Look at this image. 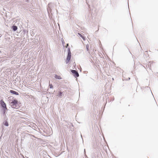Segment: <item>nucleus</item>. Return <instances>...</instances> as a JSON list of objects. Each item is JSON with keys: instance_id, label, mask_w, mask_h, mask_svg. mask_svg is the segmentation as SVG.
<instances>
[{"instance_id": "nucleus-1", "label": "nucleus", "mask_w": 158, "mask_h": 158, "mask_svg": "<svg viewBox=\"0 0 158 158\" xmlns=\"http://www.w3.org/2000/svg\"><path fill=\"white\" fill-rule=\"evenodd\" d=\"M0 105L2 108V112L3 114L4 115L5 114L6 111L8 110V109L6 107V104L3 100H0Z\"/></svg>"}, {"instance_id": "nucleus-2", "label": "nucleus", "mask_w": 158, "mask_h": 158, "mask_svg": "<svg viewBox=\"0 0 158 158\" xmlns=\"http://www.w3.org/2000/svg\"><path fill=\"white\" fill-rule=\"evenodd\" d=\"M68 55L66 58V63H67L69 62L71 59V52L70 50V48H68Z\"/></svg>"}, {"instance_id": "nucleus-3", "label": "nucleus", "mask_w": 158, "mask_h": 158, "mask_svg": "<svg viewBox=\"0 0 158 158\" xmlns=\"http://www.w3.org/2000/svg\"><path fill=\"white\" fill-rule=\"evenodd\" d=\"M71 72L75 77H77L79 76V73L77 71L74 70H71Z\"/></svg>"}, {"instance_id": "nucleus-4", "label": "nucleus", "mask_w": 158, "mask_h": 158, "mask_svg": "<svg viewBox=\"0 0 158 158\" xmlns=\"http://www.w3.org/2000/svg\"><path fill=\"white\" fill-rule=\"evenodd\" d=\"M68 125H69L70 130L72 131H74V129L73 127V124L70 123H68Z\"/></svg>"}, {"instance_id": "nucleus-5", "label": "nucleus", "mask_w": 158, "mask_h": 158, "mask_svg": "<svg viewBox=\"0 0 158 158\" xmlns=\"http://www.w3.org/2000/svg\"><path fill=\"white\" fill-rule=\"evenodd\" d=\"M17 102L18 101L14 99L12 101L10 104L12 105V106H14L17 105Z\"/></svg>"}, {"instance_id": "nucleus-6", "label": "nucleus", "mask_w": 158, "mask_h": 158, "mask_svg": "<svg viewBox=\"0 0 158 158\" xmlns=\"http://www.w3.org/2000/svg\"><path fill=\"white\" fill-rule=\"evenodd\" d=\"M10 93L16 95H18L19 94L17 92L13 90H10Z\"/></svg>"}, {"instance_id": "nucleus-7", "label": "nucleus", "mask_w": 158, "mask_h": 158, "mask_svg": "<svg viewBox=\"0 0 158 158\" xmlns=\"http://www.w3.org/2000/svg\"><path fill=\"white\" fill-rule=\"evenodd\" d=\"M63 93L61 91L59 92L58 94L57 95V96L60 98L63 97V95L62 94Z\"/></svg>"}, {"instance_id": "nucleus-8", "label": "nucleus", "mask_w": 158, "mask_h": 158, "mask_svg": "<svg viewBox=\"0 0 158 158\" xmlns=\"http://www.w3.org/2000/svg\"><path fill=\"white\" fill-rule=\"evenodd\" d=\"M12 28L14 31H15L17 30L18 27L17 26L14 25L12 26Z\"/></svg>"}, {"instance_id": "nucleus-9", "label": "nucleus", "mask_w": 158, "mask_h": 158, "mask_svg": "<svg viewBox=\"0 0 158 158\" xmlns=\"http://www.w3.org/2000/svg\"><path fill=\"white\" fill-rule=\"evenodd\" d=\"M55 78L58 79H61V77L60 76H58L57 75H55Z\"/></svg>"}, {"instance_id": "nucleus-10", "label": "nucleus", "mask_w": 158, "mask_h": 158, "mask_svg": "<svg viewBox=\"0 0 158 158\" xmlns=\"http://www.w3.org/2000/svg\"><path fill=\"white\" fill-rule=\"evenodd\" d=\"M4 124V125H5L6 126H8L9 125L8 123V122L6 121L4 123H3Z\"/></svg>"}, {"instance_id": "nucleus-11", "label": "nucleus", "mask_w": 158, "mask_h": 158, "mask_svg": "<svg viewBox=\"0 0 158 158\" xmlns=\"http://www.w3.org/2000/svg\"><path fill=\"white\" fill-rule=\"evenodd\" d=\"M11 107H12V108H13L16 109H17V105L14 106H12V105H11Z\"/></svg>"}, {"instance_id": "nucleus-12", "label": "nucleus", "mask_w": 158, "mask_h": 158, "mask_svg": "<svg viewBox=\"0 0 158 158\" xmlns=\"http://www.w3.org/2000/svg\"><path fill=\"white\" fill-rule=\"evenodd\" d=\"M89 44H87L86 45V48L87 51H88L89 50Z\"/></svg>"}, {"instance_id": "nucleus-13", "label": "nucleus", "mask_w": 158, "mask_h": 158, "mask_svg": "<svg viewBox=\"0 0 158 158\" xmlns=\"http://www.w3.org/2000/svg\"><path fill=\"white\" fill-rule=\"evenodd\" d=\"M49 86H50V88L51 89L53 87V85L51 84H49Z\"/></svg>"}, {"instance_id": "nucleus-14", "label": "nucleus", "mask_w": 158, "mask_h": 158, "mask_svg": "<svg viewBox=\"0 0 158 158\" xmlns=\"http://www.w3.org/2000/svg\"><path fill=\"white\" fill-rule=\"evenodd\" d=\"M78 35L80 36L81 37V38H82V37H83V36L81 35V34L79 33H78Z\"/></svg>"}, {"instance_id": "nucleus-15", "label": "nucleus", "mask_w": 158, "mask_h": 158, "mask_svg": "<svg viewBox=\"0 0 158 158\" xmlns=\"http://www.w3.org/2000/svg\"><path fill=\"white\" fill-rule=\"evenodd\" d=\"M82 38L83 39V40H85V37H84L83 36V37H82Z\"/></svg>"}, {"instance_id": "nucleus-16", "label": "nucleus", "mask_w": 158, "mask_h": 158, "mask_svg": "<svg viewBox=\"0 0 158 158\" xmlns=\"http://www.w3.org/2000/svg\"><path fill=\"white\" fill-rule=\"evenodd\" d=\"M62 44L63 45L64 44V41H62Z\"/></svg>"}, {"instance_id": "nucleus-17", "label": "nucleus", "mask_w": 158, "mask_h": 158, "mask_svg": "<svg viewBox=\"0 0 158 158\" xmlns=\"http://www.w3.org/2000/svg\"><path fill=\"white\" fill-rule=\"evenodd\" d=\"M68 46H69V44H67L66 47V48H67Z\"/></svg>"}, {"instance_id": "nucleus-18", "label": "nucleus", "mask_w": 158, "mask_h": 158, "mask_svg": "<svg viewBox=\"0 0 158 158\" xmlns=\"http://www.w3.org/2000/svg\"><path fill=\"white\" fill-rule=\"evenodd\" d=\"M29 0H26V2H28V1H29Z\"/></svg>"}, {"instance_id": "nucleus-19", "label": "nucleus", "mask_w": 158, "mask_h": 158, "mask_svg": "<svg viewBox=\"0 0 158 158\" xmlns=\"http://www.w3.org/2000/svg\"><path fill=\"white\" fill-rule=\"evenodd\" d=\"M84 152L85 153V149H84Z\"/></svg>"}, {"instance_id": "nucleus-20", "label": "nucleus", "mask_w": 158, "mask_h": 158, "mask_svg": "<svg viewBox=\"0 0 158 158\" xmlns=\"http://www.w3.org/2000/svg\"><path fill=\"white\" fill-rule=\"evenodd\" d=\"M128 79H129V80H130V78H128Z\"/></svg>"}, {"instance_id": "nucleus-21", "label": "nucleus", "mask_w": 158, "mask_h": 158, "mask_svg": "<svg viewBox=\"0 0 158 158\" xmlns=\"http://www.w3.org/2000/svg\"><path fill=\"white\" fill-rule=\"evenodd\" d=\"M85 156H86V157H87V156H86V155H85Z\"/></svg>"}]
</instances>
